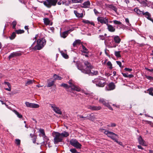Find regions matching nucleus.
Wrapping results in <instances>:
<instances>
[{
	"mask_svg": "<svg viewBox=\"0 0 153 153\" xmlns=\"http://www.w3.org/2000/svg\"><path fill=\"white\" fill-rule=\"evenodd\" d=\"M74 13L76 16L79 18H82L83 16V14L82 13H80L77 11L74 10Z\"/></svg>",
	"mask_w": 153,
	"mask_h": 153,
	"instance_id": "a878e982",
	"label": "nucleus"
},
{
	"mask_svg": "<svg viewBox=\"0 0 153 153\" xmlns=\"http://www.w3.org/2000/svg\"><path fill=\"white\" fill-rule=\"evenodd\" d=\"M25 104L27 107L30 108H36L39 107V105L38 104L31 103L27 102H26Z\"/></svg>",
	"mask_w": 153,
	"mask_h": 153,
	"instance_id": "9b49d317",
	"label": "nucleus"
},
{
	"mask_svg": "<svg viewBox=\"0 0 153 153\" xmlns=\"http://www.w3.org/2000/svg\"><path fill=\"white\" fill-rule=\"evenodd\" d=\"M51 107L53 108V110L56 113L59 114H62V112L59 108L56 106L54 104H50Z\"/></svg>",
	"mask_w": 153,
	"mask_h": 153,
	"instance_id": "9d476101",
	"label": "nucleus"
},
{
	"mask_svg": "<svg viewBox=\"0 0 153 153\" xmlns=\"http://www.w3.org/2000/svg\"><path fill=\"white\" fill-rule=\"evenodd\" d=\"M42 137L45 139V140L46 142L48 141L49 140V139L48 138L47 136H46L45 134V135H44Z\"/></svg>",
	"mask_w": 153,
	"mask_h": 153,
	"instance_id": "864d4df0",
	"label": "nucleus"
},
{
	"mask_svg": "<svg viewBox=\"0 0 153 153\" xmlns=\"http://www.w3.org/2000/svg\"><path fill=\"white\" fill-rule=\"evenodd\" d=\"M138 140L139 144L142 146H143V140L141 136H140L138 139Z\"/></svg>",
	"mask_w": 153,
	"mask_h": 153,
	"instance_id": "473e14b6",
	"label": "nucleus"
},
{
	"mask_svg": "<svg viewBox=\"0 0 153 153\" xmlns=\"http://www.w3.org/2000/svg\"><path fill=\"white\" fill-rule=\"evenodd\" d=\"M52 134L54 138V142L55 144H56L59 142H62L64 137H67L69 136V134L68 132L64 131L60 133L58 132H53Z\"/></svg>",
	"mask_w": 153,
	"mask_h": 153,
	"instance_id": "f257e3e1",
	"label": "nucleus"
},
{
	"mask_svg": "<svg viewBox=\"0 0 153 153\" xmlns=\"http://www.w3.org/2000/svg\"><path fill=\"white\" fill-rule=\"evenodd\" d=\"M124 70L127 71L131 72L132 71V69L131 68H125L124 69Z\"/></svg>",
	"mask_w": 153,
	"mask_h": 153,
	"instance_id": "6e6d98bb",
	"label": "nucleus"
},
{
	"mask_svg": "<svg viewBox=\"0 0 153 153\" xmlns=\"http://www.w3.org/2000/svg\"><path fill=\"white\" fill-rule=\"evenodd\" d=\"M58 0H46L44 1V4L48 8H51L52 6H55Z\"/></svg>",
	"mask_w": 153,
	"mask_h": 153,
	"instance_id": "7ed1b4c3",
	"label": "nucleus"
},
{
	"mask_svg": "<svg viewBox=\"0 0 153 153\" xmlns=\"http://www.w3.org/2000/svg\"><path fill=\"white\" fill-rule=\"evenodd\" d=\"M115 85L114 83L113 82L110 83L108 85V88L106 87L107 90L108 91L113 90L115 89Z\"/></svg>",
	"mask_w": 153,
	"mask_h": 153,
	"instance_id": "f8f14e48",
	"label": "nucleus"
},
{
	"mask_svg": "<svg viewBox=\"0 0 153 153\" xmlns=\"http://www.w3.org/2000/svg\"><path fill=\"white\" fill-rule=\"evenodd\" d=\"M113 22L115 25H117L118 26L117 27V28H118V27H120V28L121 27H123V25L120 21H117V20H114L113 21Z\"/></svg>",
	"mask_w": 153,
	"mask_h": 153,
	"instance_id": "f3484780",
	"label": "nucleus"
},
{
	"mask_svg": "<svg viewBox=\"0 0 153 153\" xmlns=\"http://www.w3.org/2000/svg\"><path fill=\"white\" fill-rule=\"evenodd\" d=\"M57 4L59 5H61L62 4H64L65 3V2H64L63 1H62L61 0H60V1H57Z\"/></svg>",
	"mask_w": 153,
	"mask_h": 153,
	"instance_id": "09e8293b",
	"label": "nucleus"
},
{
	"mask_svg": "<svg viewBox=\"0 0 153 153\" xmlns=\"http://www.w3.org/2000/svg\"><path fill=\"white\" fill-rule=\"evenodd\" d=\"M94 11L96 15H97L99 13V12L95 9H94Z\"/></svg>",
	"mask_w": 153,
	"mask_h": 153,
	"instance_id": "338daca9",
	"label": "nucleus"
},
{
	"mask_svg": "<svg viewBox=\"0 0 153 153\" xmlns=\"http://www.w3.org/2000/svg\"><path fill=\"white\" fill-rule=\"evenodd\" d=\"M4 84L7 85L8 87H11V85L10 83L8 82H5Z\"/></svg>",
	"mask_w": 153,
	"mask_h": 153,
	"instance_id": "13d9d810",
	"label": "nucleus"
},
{
	"mask_svg": "<svg viewBox=\"0 0 153 153\" xmlns=\"http://www.w3.org/2000/svg\"><path fill=\"white\" fill-rule=\"evenodd\" d=\"M107 65L108 66H109V68L110 69H112V64H111V62L110 61H108L107 63Z\"/></svg>",
	"mask_w": 153,
	"mask_h": 153,
	"instance_id": "a18cd8bd",
	"label": "nucleus"
},
{
	"mask_svg": "<svg viewBox=\"0 0 153 153\" xmlns=\"http://www.w3.org/2000/svg\"><path fill=\"white\" fill-rule=\"evenodd\" d=\"M145 76L149 80H151L153 79V77H152L150 76H147L146 75H145Z\"/></svg>",
	"mask_w": 153,
	"mask_h": 153,
	"instance_id": "8fccbe9b",
	"label": "nucleus"
},
{
	"mask_svg": "<svg viewBox=\"0 0 153 153\" xmlns=\"http://www.w3.org/2000/svg\"><path fill=\"white\" fill-rule=\"evenodd\" d=\"M122 74L123 76H124V77H127V76L128 75V73H122Z\"/></svg>",
	"mask_w": 153,
	"mask_h": 153,
	"instance_id": "69168bd1",
	"label": "nucleus"
},
{
	"mask_svg": "<svg viewBox=\"0 0 153 153\" xmlns=\"http://www.w3.org/2000/svg\"><path fill=\"white\" fill-rule=\"evenodd\" d=\"M39 131L42 134V136H43L44 135H45V132L44 130L43 129L40 128L39 129Z\"/></svg>",
	"mask_w": 153,
	"mask_h": 153,
	"instance_id": "c03bdc74",
	"label": "nucleus"
},
{
	"mask_svg": "<svg viewBox=\"0 0 153 153\" xmlns=\"http://www.w3.org/2000/svg\"><path fill=\"white\" fill-rule=\"evenodd\" d=\"M53 77L55 78V79L56 80H60L62 79V78L61 76H58L56 74L54 75Z\"/></svg>",
	"mask_w": 153,
	"mask_h": 153,
	"instance_id": "ea45409f",
	"label": "nucleus"
},
{
	"mask_svg": "<svg viewBox=\"0 0 153 153\" xmlns=\"http://www.w3.org/2000/svg\"><path fill=\"white\" fill-rule=\"evenodd\" d=\"M16 36V33L15 32H13L12 34L10 37V38L11 40H13L14 39Z\"/></svg>",
	"mask_w": 153,
	"mask_h": 153,
	"instance_id": "4c0bfd02",
	"label": "nucleus"
},
{
	"mask_svg": "<svg viewBox=\"0 0 153 153\" xmlns=\"http://www.w3.org/2000/svg\"><path fill=\"white\" fill-rule=\"evenodd\" d=\"M16 57V56H15V55L13 53V52L11 53L10 55L9 56L8 58L9 59V60H10L12 58L15 57Z\"/></svg>",
	"mask_w": 153,
	"mask_h": 153,
	"instance_id": "37998d69",
	"label": "nucleus"
},
{
	"mask_svg": "<svg viewBox=\"0 0 153 153\" xmlns=\"http://www.w3.org/2000/svg\"><path fill=\"white\" fill-rule=\"evenodd\" d=\"M49 80V79L47 81L48 85H47V87H51L53 86L54 85L55 83V82L54 81H53L50 82H48Z\"/></svg>",
	"mask_w": 153,
	"mask_h": 153,
	"instance_id": "c85d7f7f",
	"label": "nucleus"
},
{
	"mask_svg": "<svg viewBox=\"0 0 153 153\" xmlns=\"http://www.w3.org/2000/svg\"><path fill=\"white\" fill-rule=\"evenodd\" d=\"M46 41L44 38L38 39L37 41V45L34 47L35 50H40L45 45Z\"/></svg>",
	"mask_w": 153,
	"mask_h": 153,
	"instance_id": "f03ea898",
	"label": "nucleus"
},
{
	"mask_svg": "<svg viewBox=\"0 0 153 153\" xmlns=\"http://www.w3.org/2000/svg\"><path fill=\"white\" fill-rule=\"evenodd\" d=\"M15 32L17 34H20L24 33L25 32V31L23 30L19 29L16 30Z\"/></svg>",
	"mask_w": 153,
	"mask_h": 153,
	"instance_id": "f704fd0d",
	"label": "nucleus"
},
{
	"mask_svg": "<svg viewBox=\"0 0 153 153\" xmlns=\"http://www.w3.org/2000/svg\"><path fill=\"white\" fill-rule=\"evenodd\" d=\"M82 47L83 49V50H81V51L83 53L86 54H88L89 53V51L88 49L83 45L82 44Z\"/></svg>",
	"mask_w": 153,
	"mask_h": 153,
	"instance_id": "4be33fe9",
	"label": "nucleus"
},
{
	"mask_svg": "<svg viewBox=\"0 0 153 153\" xmlns=\"http://www.w3.org/2000/svg\"><path fill=\"white\" fill-rule=\"evenodd\" d=\"M81 43V40L79 39L76 40L74 42L73 44V45L74 47H75L77 45H79Z\"/></svg>",
	"mask_w": 153,
	"mask_h": 153,
	"instance_id": "cd10ccee",
	"label": "nucleus"
},
{
	"mask_svg": "<svg viewBox=\"0 0 153 153\" xmlns=\"http://www.w3.org/2000/svg\"><path fill=\"white\" fill-rule=\"evenodd\" d=\"M107 29L110 32H114L115 31V28L112 25L108 24V23L107 25Z\"/></svg>",
	"mask_w": 153,
	"mask_h": 153,
	"instance_id": "4468645a",
	"label": "nucleus"
},
{
	"mask_svg": "<svg viewBox=\"0 0 153 153\" xmlns=\"http://www.w3.org/2000/svg\"><path fill=\"white\" fill-rule=\"evenodd\" d=\"M153 88H150L147 91H145L144 92L146 93H148L150 95L153 96Z\"/></svg>",
	"mask_w": 153,
	"mask_h": 153,
	"instance_id": "5701e85b",
	"label": "nucleus"
},
{
	"mask_svg": "<svg viewBox=\"0 0 153 153\" xmlns=\"http://www.w3.org/2000/svg\"><path fill=\"white\" fill-rule=\"evenodd\" d=\"M82 22L86 24H91V25L95 26V24L93 22H90L88 20H83L82 21Z\"/></svg>",
	"mask_w": 153,
	"mask_h": 153,
	"instance_id": "393cba45",
	"label": "nucleus"
},
{
	"mask_svg": "<svg viewBox=\"0 0 153 153\" xmlns=\"http://www.w3.org/2000/svg\"><path fill=\"white\" fill-rule=\"evenodd\" d=\"M125 21L127 23V25H130V23H129V19L128 18H126L125 19Z\"/></svg>",
	"mask_w": 153,
	"mask_h": 153,
	"instance_id": "680f3d73",
	"label": "nucleus"
},
{
	"mask_svg": "<svg viewBox=\"0 0 153 153\" xmlns=\"http://www.w3.org/2000/svg\"><path fill=\"white\" fill-rule=\"evenodd\" d=\"M145 69L147 71L151 72H153V69H149L147 68H145Z\"/></svg>",
	"mask_w": 153,
	"mask_h": 153,
	"instance_id": "052dcab7",
	"label": "nucleus"
},
{
	"mask_svg": "<svg viewBox=\"0 0 153 153\" xmlns=\"http://www.w3.org/2000/svg\"><path fill=\"white\" fill-rule=\"evenodd\" d=\"M61 87H63L66 88H70V85L68 86L67 84L62 83L60 85Z\"/></svg>",
	"mask_w": 153,
	"mask_h": 153,
	"instance_id": "e433bc0d",
	"label": "nucleus"
},
{
	"mask_svg": "<svg viewBox=\"0 0 153 153\" xmlns=\"http://www.w3.org/2000/svg\"><path fill=\"white\" fill-rule=\"evenodd\" d=\"M70 143L77 149H80L82 146V145L76 140H71L70 141Z\"/></svg>",
	"mask_w": 153,
	"mask_h": 153,
	"instance_id": "0eeeda50",
	"label": "nucleus"
},
{
	"mask_svg": "<svg viewBox=\"0 0 153 153\" xmlns=\"http://www.w3.org/2000/svg\"><path fill=\"white\" fill-rule=\"evenodd\" d=\"M114 42L117 44H119L121 41V39L118 36H115L114 38Z\"/></svg>",
	"mask_w": 153,
	"mask_h": 153,
	"instance_id": "6ab92c4d",
	"label": "nucleus"
},
{
	"mask_svg": "<svg viewBox=\"0 0 153 153\" xmlns=\"http://www.w3.org/2000/svg\"><path fill=\"white\" fill-rule=\"evenodd\" d=\"M13 112L16 114L17 116L19 118H21L22 117V115L21 114H20L18 112L15 110H13Z\"/></svg>",
	"mask_w": 153,
	"mask_h": 153,
	"instance_id": "7c9ffc66",
	"label": "nucleus"
},
{
	"mask_svg": "<svg viewBox=\"0 0 153 153\" xmlns=\"http://www.w3.org/2000/svg\"><path fill=\"white\" fill-rule=\"evenodd\" d=\"M100 39L102 40H104L105 39V37L103 35H100Z\"/></svg>",
	"mask_w": 153,
	"mask_h": 153,
	"instance_id": "e2e57ef3",
	"label": "nucleus"
},
{
	"mask_svg": "<svg viewBox=\"0 0 153 153\" xmlns=\"http://www.w3.org/2000/svg\"><path fill=\"white\" fill-rule=\"evenodd\" d=\"M15 143L18 146H20L21 143V140L18 139H15Z\"/></svg>",
	"mask_w": 153,
	"mask_h": 153,
	"instance_id": "58836bf2",
	"label": "nucleus"
},
{
	"mask_svg": "<svg viewBox=\"0 0 153 153\" xmlns=\"http://www.w3.org/2000/svg\"><path fill=\"white\" fill-rule=\"evenodd\" d=\"M44 24L48 25L49 24L50 21L48 18H45L43 19Z\"/></svg>",
	"mask_w": 153,
	"mask_h": 153,
	"instance_id": "c756f323",
	"label": "nucleus"
},
{
	"mask_svg": "<svg viewBox=\"0 0 153 153\" xmlns=\"http://www.w3.org/2000/svg\"><path fill=\"white\" fill-rule=\"evenodd\" d=\"M134 11L138 14L143 15V11L140 10L138 8H137L134 9Z\"/></svg>",
	"mask_w": 153,
	"mask_h": 153,
	"instance_id": "b1692460",
	"label": "nucleus"
},
{
	"mask_svg": "<svg viewBox=\"0 0 153 153\" xmlns=\"http://www.w3.org/2000/svg\"><path fill=\"white\" fill-rule=\"evenodd\" d=\"M70 88H71V91L72 90H75L77 91H80V88L78 86H76L74 85H70Z\"/></svg>",
	"mask_w": 153,
	"mask_h": 153,
	"instance_id": "aec40b11",
	"label": "nucleus"
},
{
	"mask_svg": "<svg viewBox=\"0 0 153 153\" xmlns=\"http://www.w3.org/2000/svg\"><path fill=\"white\" fill-rule=\"evenodd\" d=\"M92 114H90V117L89 118H88V120H94V115H92Z\"/></svg>",
	"mask_w": 153,
	"mask_h": 153,
	"instance_id": "603ef678",
	"label": "nucleus"
},
{
	"mask_svg": "<svg viewBox=\"0 0 153 153\" xmlns=\"http://www.w3.org/2000/svg\"><path fill=\"white\" fill-rule=\"evenodd\" d=\"M84 64L86 66V67L85 68H84V67L82 68V69L80 70H81L82 72L85 74L86 72H85L90 70L92 69L93 67L91 63L88 62V61H85L84 62Z\"/></svg>",
	"mask_w": 153,
	"mask_h": 153,
	"instance_id": "20e7f679",
	"label": "nucleus"
},
{
	"mask_svg": "<svg viewBox=\"0 0 153 153\" xmlns=\"http://www.w3.org/2000/svg\"><path fill=\"white\" fill-rule=\"evenodd\" d=\"M94 83H95L97 86L99 87H103L106 84V83L104 82L103 79H95Z\"/></svg>",
	"mask_w": 153,
	"mask_h": 153,
	"instance_id": "39448f33",
	"label": "nucleus"
},
{
	"mask_svg": "<svg viewBox=\"0 0 153 153\" xmlns=\"http://www.w3.org/2000/svg\"><path fill=\"white\" fill-rule=\"evenodd\" d=\"M116 140H114L115 142H117V143H118L119 145L120 146H122L123 145V143H122L120 141H118L117 140V138H116Z\"/></svg>",
	"mask_w": 153,
	"mask_h": 153,
	"instance_id": "3c124183",
	"label": "nucleus"
},
{
	"mask_svg": "<svg viewBox=\"0 0 153 153\" xmlns=\"http://www.w3.org/2000/svg\"><path fill=\"white\" fill-rule=\"evenodd\" d=\"M108 7L111 10H114L116 13L117 12V8L116 6H114L113 4H110L108 6Z\"/></svg>",
	"mask_w": 153,
	"mask_h": 153,
	"instance_id": "bb28decb",
	"label": "nucleus"
},
{
	"mask_svg": "<svg viewBox=\"0 0 153 153\" xmlns=\"http://www.w3.org/2000/svg\"><path fill=\"white\" fill-rule=\"evenodd\" d=\"M85 74H88L89 75L93 76L96 75L98 74V72L97 71H94L93 72H91V69L89 70L86 72Z\"/></svg>",
	"mask_w": 153,
	"mask_h": 153,
	"instance_id": "2eb2a0df",
	"label": "nucleus"
},
{
	"mask_svg": "<svg viewBox=\"0 0 153 153\" xmlns=\"http://www.w3.org/2000/svg\"><path fill=\"white\" fill-rule=\"evenodd\" d=\"M116 126V124L114 123H111V125H107V126L108 127H115Z\"/></svg>",
	"mask_w": 153,
	"mask_h": 153,
	"instance_id": "5fc2aeb1",
	"label": "nucleus"
},
{
	"mask_svg": "<svg viewBox=\"0 0 153 153\" xmlns=\"http://www.w3.org/2000/svg\"><path fill=\"white\" fill-rule=\"evenodd\" d=\"M90 5V3L89 1H86L85 2L82 4V7L84 8H87L88 7V6Z\"/></svg>",
	"mask_w": 153,
	"mask_h": 153,
	"instance_id": "412c9836",
	"label": "nucleus"
},
{
	"mask_svg": "<svg viewBox=\"0 0 153 153\" xmlns=\"http://www.w3.org/2000/svg\"><path fill=\"white\" fill-rule=\"evenodd\" d=\"M73 30L70 29L68 30L63 32L61 34V37L64 38H65L68 35V34Z\"/></svg>",
	"mask_w": 153,
	"mask_h": 153,
	"instance_id": "ddd939ff",
	"label": "nucleus"
},
{
	"mask_svg": "<svg viewBox=\"0 0 153 153\" xmlns=\"http://www.w3.org/2000/svg\"><path fill=\"white\" fill-rule=\"evenodd\" d=\"M105 134L108 137L110 138L111 139L114 140H116V137H118V135L110 131H105Z\"/></svg>",
	"mask_w": 153,
	"mask_h": 153,
	"instance_id": "423d86ee",
	"label": "nucleus"
},
{
	"mask_svg": "<svg viewBox=\"0 0 153 153\" xmlns=\"http://www.w3.org/2000/svg\"><path fill=\"white\" fill-rule=\"evenodd\" d=\"M97 20L98 22L102 24H104L107 25L108 23V19L106 18L98 17L97 18Z\"/></svg>",
	"mask_w": 153,
	"mask_h": 153,
	"instance_id": "6e6552de",
	"label": "nucleus"
},
{
	"mask_svg": "<svg viewBox=\"0 0 153 153\" xmlns=\"http://www.w3.org/2000/svg\"><path fill=\"white\" fill-rule=\"evenodd\" d=\"M99 102L100 103H102L106 107L109 104L108 101L107 100H105L103 98H100L99 100Z\"/></svg>",
	"mask_w": 153,
	"mask_h": 153,
	"instance_id": "dca6fc26",
	"label": "nucleus"
},
{
	"mask_svg": "<svg viewBox=\"0 0 153 153\" xmlns=\"http://www.w3.org/2000/svg\"><path fill=\"white\" fill-rule=\"evenodd\" d=\"M34 82L33 80H32L29 79L25 83V85L28 86L29 85L32 84H33V82Z\"/></svg>",
	"mask_w": 153,
	"mask_h": 153,
	"instance_id": "c9c22d12",
	"label": "nucleus"
},
{
	"mask_svg": "<svg viewBox=\"0 0 153 153\" xmlns=\"http://www.w3.org/2000/svg\"><path fill=\"white\" fill-rule=\"evenodd\" d=\"M87 108L92 111H98L102 108L100 106H97L95 105H88Z\"/></svg>",
	"mask_w": 153,
	"mask_h": 153,
	"instance_id": "1a4fd4ad",
	"label": "nucleus"
},
{
	"mask_svg": "<svg viewBox=\"0 0 153 153\" xmlns=\"http://www.w3.org/2000/svg\"><path fill=\"white\" fill-rule=\"evenodd\" d=\"M16 56H19L22 55V53L20 51L13 52Z\"/></svg>",
	"mask_w": 153,
	"mask_h": 153,
	"instance_id": "72a5a7b5",
	"label": "nucleus"
},
{
	"mask_svg": "<svg viewBox=\"0 0 153 153\" xmlns=\"http://www.w3.org/2000/svg\"><path fill=\"white\" fill-rule=\"evenodd\" d=\"M116 62L117 65H118L120 67H121L122 64L119 61H116Z\"/></svg>",
	"mask_w": 153,
	"mask_h": 153,
	"instance_id": "bf43d9fd",
	"label": "nucleus"
},
{
	"mask_svg": "<svg viewBox=\"0 0 153 153\" xmlns=\"http://www.w3.org/2000/svg\"><path fill=\"white\" fill-rule=\"evenodd\" d=\"M68 83L71 85H74L72 83V80H70L68 81Z\"/></svg>",
	"mask_w": 153,
	"mask_h": 153,
	"instance_id": "0e129e2a",
	"label": "nucleus"
},
{
	"mask_svg": "<svg viewBox=\"0 0 153 153\" xmlns=\"http://www.w3.org/2000/svg\"><path fill=\"white\" fill-rule=\"evenodd\" d=\"M107 107H108V108L110 109V110H111L112 111H113V108H112V107L110 106V105H109V104L108 105Z\"/></svg>",
	"mask_w": 153,
	"mask_h": 153,
	"instance_id": "774afa93",
	"label": "nucleus"
},
{
	"mask_svg": "<svg viewBox=\"0 0 153 153\" xmlns=\"http://www.w3.org/2000/svg\"><path fill=\"white\" fill-rule=\"evenodd\" d=\"M144 16L148 20H150L151 21H152V19H153L151 18V14L148 12L144 13Z\"/></svg>",
	"mask_w": 153,
	"mask_h": 153,
	"instance_id": "a211bd4d",
	"label": "nucleus"
},
{
	"mask_svg": "<svg viewBox=\"0 0 153 153\" xmlns=\"http://www.w3.org/2000/svg\"><path fill=\"white\" fill-rule=\"evenodd\" d=\"M100 131H101L102 132H103L104 134H105V131H108V130H106L105 129L103 128H101L100 129Z\"/></svg>",
	"mask_w": 153,
	"mask_h": 153,
	"instance_id": "4d7b16f0",
	"label": "nucleus"
},
{
	"mask_svg": "<svg viewBox=\"0 0 153 153\" xmlns=\"http://www.w3.org/2000/svg\"><path fill=\"white\" fill-rule=\"evenodd\" d=\"M62 54L63 57H64L65 58L67 59L68 58V56L67 54L64 53H62Z\"/></svg>",
	"mask_w": 153,
	"mask_h": 153,
	"instance_id": "de8ad7c7",
	"label": "nucleus"
},
{
	"mask_svg": "<svg viewBox=\"0 0 153 153\" xmlns=\"http://www.w3.org/2000/svg\"><path fill=\"white\" fill-rule=\"evenodd\" d=\"M121 51H115L114 52V55L117 58L121 57V55L120 54Z\"/></svg>",
	"mask_w": 153,
	"mask_h": 153,
	"instance_id": "2f4dec72",
	"label": "nucleus"
},
{
	"mask_svg": "<svg viewBox=\"0 0 153 153\" xmlns=\"http://www.w3.org/2000/svg\"><path fill=\"white\" fill-rule=\"evenodd\" d=\"M70 151L72 153H79L76 149L74 148L72 149H70Z\"/></svg>",
	"mask_w": 153,
	"mask_h": 153,
	"instance_id": "49530a36",
	"label": "nucleus"
},
{
	"mask_svg": "<svg viewBox=\"0 0 153 153\" xmlns=\"http://www.w3.org/2000/svg\"><path fill=\"white\" fill-rule=\"evenodd\" d=\"M73 3H82L83 0H71Z\"/></svg>",
	"mask_w": 153,
	"mask_h": 153,
	"instance_id": "79ce46f5",
	"label": "nucleus"
},
{
	"mask_svg": "<svg viewBox=\"0 0 153 153\" xmlns=\"http://www.w3.org/2000/svg\"><path fill=\"white\" fill-rule=\"evenodd\" d=\"M12 24L13 25L12 28L13 29H16V26L17 24V22L16 21H13Z\"/></svg>",
	"mask_w": 153,
	"mask_h": 153,
	"instance_id": "a19ab883",
	"label": "nucleus"
}]
</instances>
